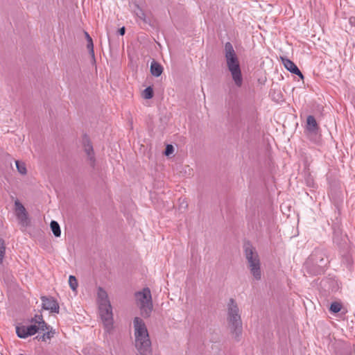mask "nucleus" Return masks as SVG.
Masks as SVG:
<instances>
[{"instance_id":"obj_1","label":"nucleus","mask_w":355,"mask_h":355,"mask_svg":"<svg viewBox=\"0 0 355 355\" xmlns=\"http://www.w3.org/2000/svg\"><path fill=\"white\" fill-rule=\"evenodd\" d=\"M135 345L139 355H152L151 341L144 320L135 317L133 320Z\"/></svg>"},{"instance_id":"obj_2","label":"nucleus","mask_w":355,"mask_h":355,"mask_svg":"<svg viewBox=\"0 0 355 355\" xmlns=\"http://www.w3.org/2000/svg\"><path fill=\"white\" fill-rule=\"evenodd\" d=\"M225 56L226 58L227 66L231 73L232 78L238 87L243 85V77L240 64L232 44L227 42L225 44Z\"/></svg>"},{"instance_id":"obj_3","label":"nucleus","mask_w":355,"mask_h":355,"mask_svg":"<svg viewBox=\"0 0 355 355\" xmlns=\"http://www.w3.org/2000/svg\"><path fill=\"white\" fill-rule=\"evenodd\" d=\"M328 263L325 252L322 250L315 249L308 257L304 266L309 273L317 275L323 272Z\"/></svg>"},{"instance_id":"obj_4","label":"nucleus","mask_w":355,"mask_h":355,"mask_svg":"<svg viewBox=\"0 0 355 355\" xmlns=\"http://www.w3.org/2000/svg\"><path fill=\"white\" fill-rule=\"evenodd\" d=\"M244 255L248 262V267L253 278L259 281L261 279V262L254 247L250 242L243 245Z\"/></svg>"},{"instance_id":"obj_5","label":"nucleus","mask_w":355,"mask_h":355,"mask_svg":"<svg viewBox=\"0 0 355 355\" xmlns=\"http://www.w3.org/2000/svg\"><path fill=\"white\" fill-rule=\"evenodd\" d=\"M227 321L231 331L236 338H239L242 334V321L239 308L233 298H230L227 305Z\"/></svg>"},{"instance_id":"obj_6","label":"nucleus","mask_w":355,"mask_h":355,"mask_svg":"<svg viewBox=\"0 0 355 355\" xmlns=\"http://www.w3.org/2000/svg\"><path fill=\"white\" fill-rule=\"evenodd\" d=\"M99 313L105 331L110 334L113 329V315L112 306L109 300H104V302L99 303Z\"/></svg>"},{"instance_id":"obj_7","label":"nucleus","mask_w":355,"mask_h":355,"mask_svg":"<svg viewBox=\"0 0 355 355\" xmlns=\"http://www.w3.org/2000/svg\"><path fill=\"white\" fill-rule=\"evenodd\" d=\"M39 331L36 324L29 326L20 325L16 327V334L19 338H26L28 336L35 335Z\"/></svg>"},{"instance_id":"obj_8","label":"nucleus","mask_w":355,"mask_h":355,"mask_svg":"<svg viewBox=\"0 0 355 355\" xmlns=\"http://www.w3.org/2000/svg\"><path fill=\"white\" fill-rule=\"evenodd\" d=\"M42 302V309L49 310L51 313H59V305L55 300L53 297L42 296L41 297Z\"/></svg>"},{"instance_id":"obj_9","label":"nucleus","mask_w":355,"mask_h":355,"mask_svg":"<svg viewBox=\"0 0 355 355\" xmlns=\"http://www.w3.org/2000/svg\"><path fill=\"white\" fill-rule=\"evenodd\" d=\"M83 146L84 150L87 155V158L90 162V165L94 167L95 165L96 159L94 157V153L92 144H91L89 139L87 135L83 137Z\"/></svg>"},{"instance_id":"obj_10","label":"nucleus","mask_w":355,"mask_h":355,"mask_svg":"<svg viewBox=\"0 0 355 355\" xmlns=\"http://www.w3.org/2000/svg\"><path fill=\"white\" fill-rule=\"evenodd\" d=\"M347 236L346 234H343L341 230L338 227L336 229L334 227V236L333 241L340 248H345L347 244Z\"/></svg>"},{"instance_id":"obj_11","label":"nucleus","mask_w":355,"mask_h":355,"mask_svg":"<svg viewBox=\"0 0 355 355\" xmlns=\"http://www.w3.org/2000/svg\"><path fill=\"white\" fill-rule=\"evenodd\" d=\"M282 58V63H283L284 67L288 71H289L291 73H292L293 74L298 76L300 78V79H302V80L304 79V75L302 74V73L300 71L299 68L297 67V65L293 61H291V60H289L287 58Z\"/></svg>"},{"instance_id":"obj_12","label":"nucleus","mask_w":355,"mask_h":355,"mask_svg":"<svg viewBox=\"0 0 355 355\" xmlns=\"http://www.w3.org/2000/svg\"><path fill=\"white\" fill-rule=\"evenodd\" d=\"M135 295L140 304L152 301L150 290L148 287L144 288L141 291L137 292Z\"/></svg>"},{"instance_id":"obj_13","label":"nucleus","mask_w":355,"mask_h":355,"mask_svg":"<svg viewBox=\"0 0 355 355\" xmlns=\"http://www.w3.org/2000/svg\"><path fill=\"white\" fill-rule=\"evenodd\" d=\"M15 206L18 218L20 219L21 222L26 220L28 218L27 212L24 205L17 200L15 202Z\"/></svg>"},{"instance_id":"obj_14","label":"nucleus","mask_w":355,"mask_h":355,"mask_svg":"<svg viewBox=\"0 0 355 355\" xmlns=\"http://www.w3.org/2000/svg\"><path fill=\"white\" fill-rule=\"evenodd\" d=\"M306 128L308 131L316 133L318 130V125L315 117L312 115L308 116L306 119Z\"/></svg>"},{"instance_id":"obj_15","label":"nucleus","mask_w":355,"mask_h":355,"mask_svg":"<svg viewBox=\"0 0 355 355\" xmlns=\"http://www.w3.org/2000/svg\"><path fill=\"white\" fill-rule=\"evenodd\" d=\"M141 314L144 318H148L153 311L152 301L147 302L140 304Z\"/></svg>"},{"instance_id":"obj_16","label":"nucleus","mask_w":355,"mask_h":355,"mask_svg":"<svg viewBox=\"0 0 355 355\" xmlns=\"http://www.w3.org/2000/svg\"><path fill=\"white\" fill-rule=\"evenodd\" d=\"M150 73L153 76L159 77L163 72V67L159 62L153 60L150 64Z\"/></svg>"},{"instance_id":"obj_17","label":"nucleus","mask_w":355,"mask_h":355,"mask_svg":"<svg viewBox=\"0 0 355 355\" xmlns=\"http://www.w3.org/2000/svg\"><path fill=\"white\" fill-rule=\"evenodd\" d=\"M51 230L55 237H60L61 234L60 227L55 220H51L50 223Z\"/></svg>"},{"instance_id":"obj_18","label":"nucleus","mask_w":355,"mask_h":355,"mask_svg":"<svg viewBox=\"0 0 355 355\" xmlns=\"http://www.w3.org/2000/svg\"><path fill=\"white\" fill-rule=\"evenodd\" d=\"M85 38L87 40V48L89 52V54L94 58V43L92 38L88 34L87 32H85Z\"/></svg>"},{"instance_id":"obj_19","label":"nucleus","mask_w":355,"mask_h":355,"mask_svg":"<svg viewBox=\"0 0 355 355\" xmlns=\"http://www.w3.org/2000/svg\"><path fill=\"white\" fill-rule=\"evenodd\" d=\"M342 309V304L338 302H334L329 306V311L332 313H338Z\"/></svg>"},{"instance_id":"obj_20","label":"nucleus","mask_w":355,"mask_h":355,"mask_svg":"<svg viewBox=\"0 0 355 355\" xmlns=\"http://www.w3.org/2000/svg\"><path fill=\"white\" fill-rule=\"evenodd\" d=\"M15 164L18 172L21 175H26L27 173L26 164L24 162H21L18 160L15 161Z\"/></svg>"},{"instance_id":"obj_21","label":"nucleus","mask_w":355,"mask_h":355,"mask_svg":"<svg viewBox=\"0 0 355 355\" xmlns=\"http://www.w3.org/2000/svg\"><path fill=\"white\" fill-rule=\"evenodd\" d=\"M153 87L149 86L143 91L142 96L145 99H150L153 97Z\"/></svg>"},{"instance_id":"obj_22","label":"nucleus","mask_w":355,"mask_h":355,"mask_svg":"<svg viewBox=\"0 0 355 355\" xmlns=\"http://www.w3.org/2000/svg\"><path fill=\"white\" fill-rule=\"evenodd\" d=\"M69 284L73 291H76L78 287V281L75 276L70 275L69 277Z\"/></svg>"},{"instance_id":"obj_23","label":"nucleus","mask_w":355,"mask_h":355,"mask_svg":"<svg viewBox=\"0 0 355 355\" xmlns=\"http://www.w3.org/2000/svg\"><path fill=\"white\" fill-rule=\"evenodd\" d=\"M6 254L5 241L0 239V263H2Z\"/></svg>"},{"instance_id":"obj_24","label":"nucleus","mask_w":355,"mask_h":355,"mask_svg":"<svg viewBox=\"0 0 355 355\" xmlns=\"http://www.w3.org/2000/svg\"><path fill=\"white\" fill-rule=\"evenodd\" d=\"M46 332L42 335V341H45L46 339H51L55 334V330L50 327L49 330H46Z\"/></svg>"},{"instance_id":"obj_25","label":"nucleus","mask_w":355,"mask_h":355,"mask_svg":"<svg viewBox=\"0 0 355 355\" xmlns=\"http://www.w3.org/2000/svg\"><path fill=\"white\" fill-rule=\"evenodd\" d=\"M40 320H41V321L39 322V324H37L38 325H37V327L39 328V330H41V331H46V330H49L50 329V326L48 325L45 321L43 320V318H39Z\"/></svg>"},{"instance_id":"obj_26","label":"nucleus","mask_w":355,"mask_h":355,"mask_svg":"<svg viewBox=\"0 0 355 355\" xmlns=\"http://www.w3.org/2000/svg\"><path fill=\"white\" fill-rule=\"evenodd\" d=\"M98 296L101 299L100 302H104V300H108L107 293L102 288H98Z\"/></svg>"},{"instance_id":"obj_27","label":"nucleus","mask_w":355,"mask_h":355,"mask_svg":"<svg viewBox=\"0 0 355 355\" xmlns=\"http://www.w3.org/2000/svg\"><path fill=\"white\" fill-rule=\"evenodd\" d=\"M174 151V148L171 144H167L165 148L164 154L166 156L171 155Z\"/></svg>"},{"instance_id":"obj_28","label":"nucleus","mask_w":355,"mask_h":355,"mask_svg":"<svg viewBox=\"0 0 355 355\" xmlns=\"http://www.w3.org/2000/svg\"><path fill=\"white\" fill-rule=\"evenodd\" d=\"M137 16L141 20H143L144 22H147L146 18V14L144 12L139 9V10L137 12Z\"/></svg>"},{"instance_id":"obj_29","label":"nucleus","mask_w":355,"mask_h":355,"mask_svg":"<svg viewBox=\"0 0 355 355\" xmlns=\"http://www.w3.org/2000/svg\"><path fill=\"white\" fill-rule=\"evenodd\" d=\"M39 318H43L42 315H35L34 318H31V322L35 323L34 324H39L41 320Z\"/></svg>"},{"instance_id":"obj_30","label":"nucleus","mask_w":355,"mask_h":355,"mask_svg":"<svg viewBox=\"0 0 355 355\" xmlns=\"http://www.w3.org/2000/svg\"><path fill=\"white\" fill-rule=\"evenodd\" d=\"M125 33V28L124 26L120 28L119 30H118V33L120 35H123Z\"/></svg>"},{"instance_id":"obj_31","label":"nucleus","mask_w":355,"mask_h":355,"mask_svg":"<svg viewBox=\"0 0 355 355\" xmlns=\"http://www.w3.org/2000/svg\"><path fill=\"white\" fill-rule=\"evenodd\" d=\"M349 22H350L351 24H355V17H351L349 19Z\"/></svg>"},{"instance_id":"obj_32","label":"nucleus","mask_w":355,"mask_h":355,"mask_svg":"<svg viewBox=\"0 0 355 355\" xmlns=\"http://www.w3.org/2000/svg\"><path fill=\"white\" fill-rule=\"evenodd\" d=\"M35 338L37 339L38 340H42V336H37Z\"/></svg>"},{"instance_id":"obj_33","label":"nucleus","mask_w":355,"mask_h":355,"mask_svg":"<svg viewBox=\"0 0 355 355\" xmlns=\"http://www.w3.org/2000/svg\"><path fill=\"white\" fill-rule=\"evenodd\" d=\"M5 275L6 276V278L8 279V280H10L11 276L8 273H6Z\"/></svg>"}]
</instances>
